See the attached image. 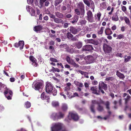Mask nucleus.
<instances>
[{
  "instance_id": "nucleus-42",
  "label": "nucleus",
  "mask_w": 131,
  "mask_h": 131,
  "mask_svg": "<svg viewBox=\"0 0 131 131\" xmlns=\"http://www.w3.org/2000/svg\"><path fill=\"white\" fill-rule=\"evenodd\" d=\"M71 64L73 65L74 67L78 68L79 67V66L75 62L73 61H72L70 63Z\"/></svg>"
},
{
  "instance_id": "nucleus-14",
  "label": "nucleus",
  "mask_w": 131,
  "mask_h": 131,
  "mask_svg": "<svg viewBox=\"0 0 131 131\" xmlns=\"http://www.w3.org/2000/svg\"><path fill=\"white\" fill-rule=\"evenodd\" d=\"M77 72L81 73L82 74V77L84 78L85 77L87 78H89V76L88 75V73L86 72H84V71L80 70H78L77 71Z\"/></svg>"
},
{
  "instance_id": "nucleus-43",
  "label": "nucleus",
  "mask_w": 131,
  "mask_h": 131,
  "mask_svg": "<svg viewBox=\"0 0 131 131\" xmlns=\"http://www.w3.org/2000/svg\"><path fill=\"white\" fill-rule=\"evenodd\" d=\"M117 38H116L117 39H121L123 38L124 37V35L123 34H119L117 36Z\"/></svg>"
},
{
  "instance_id": "nucleus-3",
  "label": "nucleus",
  "mask_w": 131,
  "mask_h": 131,
  "mask_svg": "<svg viewBox=\"0 0 131 131\" xmlns=\"http://www.w3.org/2000/svg\"><path fill=\"white\" fill-rule=\"evenodd\" d=\"M64 115V114L60 112L57 113H53L51 115L50 118L54 120H56L63 118Z\"/></svg>"
},
{
  "instance_id": "nucleus-33",
  "label": "nucleus",
  "mask_w": 131,
  "mask_h": 131,
  "mask_svg": "<svg viewBox=\"0 0 131 131\" xmlns=\"http://www.w3.org/2000/svg\"><path fill=\"white\" fill-rule=\"evenodd\" d=\"M52 106L55 107L59 106V102L57 101H53L52 103Z\"/></svg>"
},
{
  "instance_id": "nucleus-29",
  "label": "nucleus",
  "mask_w": 131,
  "mask_h": 131,
  "mask_svg": "<svg viewBox=\"0 0 131 131\" xmlns=\"http://www.w3.org/2000/svg\"><path fill=\"white\" fill-rule=\"evenodd\" d=\"M60 48H64L68 50V46L66 44H63V45H61L59 46Z\"/></svg>"
},
{
  "instance_id": "nucleus-25",
  "label": "nucleus",
  "mask_w": 131,
  "mask_h": 131,
  "mask_svg": "<svg viewBox=\"0 0 131 131\" xmlns=\"http://www.w3.org/2000/svg\"><path fill=\"white\" fill-rule=\"evenodd\" d=\"M55 14L56 16L58 18H62L63 17V15L60 13L58 12H56Z\"/></svg>"
},
{
  "instance_id": "nucleus-55",
  "label": "nucleus",
  "mask_w": 131,
  "mask_h": 131,
  "mask_svg": "<svg viewBox=\"0 0 131 131\" xmlns=\"http://www.w3.org/2000/svg\"><path fill=\"white\" fill-rule=\"evenodd\" d=\"M50 60L52 62H58V60L54 58H50Z\"/></svg>"
},
{
  "instance_id": "nucleus-12",
  "label": "nucleus",
  "mask_w": 131,
  "mask_h": 131,
  "mask_svg": "<svg viewBox=\"0 0 131 131\" xmlns=\"http://www.w3.org/2000/svg\"><path fill=\"white\" fill-rule=\"evenodd\" d=\"M27 11L29 12L32 16H36L35 15V11L33 8L30 6H27L26 7Z\"/></svg>"
},
{
  "instance_id": "nucleus-26",
  "label": "nucleus",
  "mask_w": 131,
  "mask_h": 131,
  "mask_svg": "<svg viewBox=\"0 0 131 131\" xmlns=\"http://www.w3.org/2000/svg\"><path fill=\"white\" fill-rule=\"evenodd\" d=\"M6 86L4 84L1 83L0 85V92H2L3 91H4L6 88Z\"/></svg>"
},
{
  "instance_id": "nucleus-58",
  "label": "nucleus",
  "mask_w": 131,
  "mask_h": 131,
  "mask_svg": "<svg viewBox=\"0 0 131 131\" xmlns=\"http://www.w3.org/2000/svg\"><path fill=\"white\" fill-rule=\"evenodd\" d=\"M86 21L84 20H80V23L81 25L84 24L86 23Z\"/></svg>"
},
{
  "instance_id": "nucleus-6",
  "label": "nucleus",
  "mask_w": 131,
  "mask_h": 131,
  "mask_svg": "<svg viewBox=\"0 0 131 131\" xmlns=\"http://www.w3.org/2000/svg\"><path fill=\"white\" fill-rule=\"evenodd\" d=\"M4 94L8 100H11L13 94L12 91L9 89L7 88L4 90Z\"/></svg>"
},
{
  "instance_id": "nucleus-8",
  "label": "nucleus",
  "mask_w": 131,
  "mask_h": 131,
  "mask_svg": "<svg viewBox=\"0 0 131 131\" xmlns=\"http://www.w3.org/2000/svg\"><path fill=\"white\" fill-rule=\"evenodd\" d=\"M103 49L105 53H109L112 51V48L109 45L104 44L103 46Z\"/></svg>"
},
{
  "instance_id": "nucleus-20",
  "label": "nucleus",
  "mask_w": 131,
  "mask_h": 131,
  "mask_svg": "<svg viewBox=\"0 0 131 131\" xmlns=\"http://www.w3.org/2000/svg\"><path fill=\"white\" fill-rule=\"evenodd\" d=\"M54 21L57 24L61 23L63 24L64 23V21L61 19L57 18H55L54 19Z\"/></svg>"
},
{
  "instance_id": "nucleus-52",
  "label": "nucleus",
  "mask_w": 131,
  "mask_h": 131,
  "mask_svg": "<svg viewBox=\"0 0 131 131\" xmlns=\"http://www.w3.org/2000/svg\"><path fill=\"white\" fill-rule=\"evenodd\" d=\"M101 14L100 12L97 13V17L98 19V20L100 21V17L101 16Z\"/></svg>"
},
{
  "instance_id": "nucleus-36",
  "label": "nucleus",
  "mask_w": 131,
  "mask_h": 131,
  "mask_svg": "<svg viewBox=\"0 0 131 131\" xmlns=\"http://www.w3.org/2000/svg\"><path fill=\"white\" fill-rule=\"evenodd\" d=\"M131 98V97L129 95L127 96V97L124 99L125 100V103L126 104H127L128 101H129Z\"/></svg>"
},
{
  "instance_id": "nucleus-50",
  "label": "nucleus",
  "mask_w": 131,
  "mask_h": 131,
  "mask_svg": "<svg viewBox=\"0 0 131 131\" xmlns=\"http://www.w3.org/2000/svg\"><path fill=\"white\" fill-rule=\"evenodd\" d=\"M67 38L69 39H70L72 38L73 37V35L70 33L68 32L67 33Z\"/></svg>"
},
{
  "instance_id": "nucleus-17",
  "label": "nucleus",
  "mask_w": 131,
  "mask_h": 131,
  "mask_svg": "<svg viewBox=\"0 0 131 131\" xmlns=\"http://www.w3.org/2000/svg\"><path fill=\"white\" fill-rule=\"evenodd\" d=\"M71 85V83H70L69 82L67 83L66 86L64 88V91L66 92L69 91L70 89V86Z\"/></svg>"
},
{
  "instance_id": "nucleus-39",
  "label": "nucleus",
  "mask_w": 131,
  "mask_h": 131,
  "mask_svg": "<svg viewBox=\"0 0 131 131\" xmlns=\"http://www.w3.org/2000/svg\"><path fill=\"white\" fill-rule=\"evenodd\" d=\"M67 92V95L69 98L71 99L72 98V94L69 91L66 92Z\"/></svg>"
},
{
  "instance_id": "nucleus-62",
  "label": "nucleus",
  "mask_w": 131,
  "mask_h": 131,
  "mask_svg": "<svg viewBox=\"0 0 131 131\" xmlns=\"http://www.w3.org/2000/svg\"><path fill=\"white\" fill-rule=\"evenodd\" d=\"M88 15V19L89 21H90V11L89 10L87 13Z\"/></svg>"
},
{
  "instance_id": "nucleus-35",
  "label": "nucleus",
  "mask_w": 131,
  "mask_h": 131,
  "mask_svg": "<svg viewBox=\"0 0 131 131\" xmlns=\"http://www.w3.org/2000/svg\"><path fill=\"white\" fill-rule=\"evenodd\" d=\"M119 19L118 16L116 15H114L112 18V20L114 21H117Z\"/></svg>"
},
{
  "instance_id": "nucleus-32",
  "label": "nucleus",
  "mask_w": 131,
  "mask_h": 131,
  "mask_svg": "<svg viewBox=\"0 0 131 131\" xmlns=\"http://www.w3.org/2000/svg\"><path fill=\"white\" fill-rule=\"evenodd\" d=\"M124 21L128 25L130 26L131 25L130 21L129 19L126 17H125Z\"/></svg>"
},
{
  "instance_id": "nucleus-15",
  "label": "nucleus",
  "mask_w": 131,
  "mask_h": 131,
  "mask_svg": "<svg viewBox=\"0 0 131 131\" xmlns=\"http://www.w3.org/2000/svg\"><path fill=\"white\" fill-rule=\"evenodd\" d=\"M41 98L43 100L46 99L47 100V102L48 103L49 102V97L45 95L44 92L42 93L41 94Z\"/></svg>"
},
{
  "instance_id": "nucleus-4",
  "label": "nucleus",
  "mask_w": 131,
  "mask_h": 131,
  "mask_svg": "<svg viewBox=\"0 0 131 131\" xmlns=\"http://www.w3.org/2000/svg\"><path fill=\"white\" fill-rule=\"evenodd\" d=\"M92 105L91 106V111L94 114L95 113L94 105L97 104L98 105L99 104H105L104 101L101 99L99 101L95 100H93L92 101Z\"/></svg>"
},
{
  "instance_id": "nucleus-21",
  "label": "nucleus",
  "mask_w": 131,
  "mask_h": 131,
  "mask_svg": "<svg viewBox=\"0 0 131 131\" xmlns=\"http://www.w3.org/2000/svg\"><path fill=\"white\" fill-rule=\"evenodd\" d=\"M69 30L70 32L74 34H76L78 31L77 29L73 27H70Z\"/></svg>"
},
{
  "instance_id": "nucleus-10",
  "label": "nucleus",
  "mask_w": 131,
  "mask_h": 131,
  "mask_svg": "<svg viewBox=\"0 0 131 131\" xmlns=\"http://www.w3.org/2000/svg\"><path fill=\"white\" fill-rule=\"evenodd\" d=\"M43 85V82L39 81L36 83L34 85V88L35 90H39V89H41Z\"/></svg>"
},
{
  "instance_id": "nucleus-5",
  "label": "nucleus",
  "mask_w": 131,
  "mask_h": 131,
  "mask_svg": "<svg viewBox=\"0 0 131 131\" xmlns=\"http://www.w3.org/2000/svg\"><path fill=\"white\" fill-rule=\"evenodd\" d=\"M106 90L107 89V85L103 81L100 82L99 86V89L102 94H104V92L102 89Z\"/></svg>"
},
{
  "instance_id": "nucleus-53",
  "label": "nucleus",
  "mask_w": 131,
  "mask_h": 131,
  "mask_svg": "<svg viewBox=\"0 0 131 131\" xmlns=\"http://www.w3.org/2000/svg\"><path fill=\"white\" fill-rule=\"evenodd\" d=\"M121 6L122 10L123 12H125L126 11V7L124 6H122V5H121Z\"/></svg>"
},
{
  "instance_id": "nucleus-59",
  "label": "nucleus",
  "mask_w": 131,
  "mask_h": 131,
  "mask_svg": "<svg viewBox=\"0 0 131 131\" xmlns=\"http://www.w3.org/2000/svg\"><path fill=\"white\" fill-rule=\"evenodd\" d=\"M100 74L101 76H104L106 74V71H104L103 72H101Z\"/></svg>"
},
{
  "instance_id": "nucleus-37",
  "label": "nucleus",
  "mask_w": 131,
  "mask_h": 131,
  "mask_svg": "<svg viewBox=\"0 0 131 131\" xmlns=\"http://www.w3.org/2000/svg\"><path fill=\"white\" fill-rule=\"evenodd\" d=\"M104 28V27H101L100 30L97 32V34L99 35H101L103 33Z\"/></svg>"
},
{
  "instance_id": "nucleus-51",
  "label": "nucleus",
  "mask_w": 131,
  "mask_h": 131,
  "mask_svg": "<svg viewBox=\"0 0 131 131\" xmlns=\"http://www.w3.org/2000/svg\"><path fill=\"white\" fill-rule=\"evenodd\" d=\"M91 83L92 84L94 85H96L97 84V81L96 80H92L91 81Z\"/></svg>"
},
{
  "instance_id": "nucleus-11",
  "label": "nucleus",
  "mask_w": 131,
  "mask_h": 131,
  "mask_svg": "<svg viewBox=\"0 0 131 131\" xmlns=\"http://www.w3.org/2000/svg\"><path fill=\"white\" fill-rule=\"evenodd\" d=\"M91 90L92 93L96 95H100V91L99 90H98V87L96 86H93L91 88Z\"/></svg>"
},
{
  "instance_id": "nucleus-24",
  "label": "nucleus",
  "mask_w": 131,
  "mask_h": 131,
  "mask_svg": "<svg viewBox=\"0 0 131 131\" xmlns=\"http://www.w3.org/2000/svg\"><path fill=\"white\" fill-rule=\"evenodd\" d=\"M99 104L98 105V106L97 107V110L98 111L100 112H102L104 111V108L103 106L101 105L100 104Z\"/></svg>"
},
{
  "instance_id": "nucleus-22",
  "label": "nucleus",
  "mask_w": 131,
  "mask_h": 131,
  "mask_svg": "<svg viewBox=\"0 0 131 131\" xmlns=\"http://www.w3.org/2000/svg\"><path fill=\"white\" fill-rule=\"evenodd\" d=\"M90 50V46L89 45L85 46L82 49V51H89Z\"/></svg>"
},
{
  "instance_id": "nucleus-45",
  "label": "nucleus",
  "mask_w": 131,
  "mask_h": 131,
  "mask_svg": "<svg viewBox=\"0 0 131 131\" xmlns=\"http://www.w3.org/2000/svg\"><path fill=\"white\" fill-rule=\"evenodd\" d=\"M46 0H40V4L39 5H38L39 7L41 8L43 5V3L46 1Z\"/></svg>"
},
{
  "instance_id": "nucleus-64",
  "label": "nucleus",
  "mask_w": 131,
  "mask_h": 131,
  "mask_svg": "<svg viewBox=\"0 0 131 131\" xmlns=\"http://www.w3.org/2000/svg\"><path fill=\"white\" fill-rule=\"evenodd\" d=\"M33 2V0H27V2L28 4H32Z\"/></svg>"
},
{
  "instance_id": "nucleus-2",
  "label": "nucleus",
  "mask_w": 131,
  "mask_h": 131,
  "mask_svg": "<svg viewBox=\"0 0 131 131\" xmlns=\"http://www.w3.org/2000/svg\"><path fill=\"white\" fill-rule=\"evenodd\" d=\"M79 119V117L77 114L74 112H71L69 113L68 117L65 118V121L69 122L71 119L75 121H77Z\"/></svg>"
},
{
  "instance_id": "nucleus-31",
  "label": "nucleus",
  "mask_w": 131,
  "mask_h": 131,
  "mask_svg": "<svg viewBox=\"0 0 131 131\" xmlns=\"http://www.w3.org/2000/svg\"><path fill=\"white\" fill-rule=\"evenodd\" d=\"M63 111H66L68 109V107L67 105L65 103H63L61 107Z\"/></svg>"
},
{
  "instance_id": "nucleus-46",
  "label": "nucleus",
  "mask_w": 131,
  "mask_h": 131,
  "mask_svg": "<svg viewBox=\"0 0 131 131\" xmlns=\"http://www.w3.org/2000/svg\"><path fill=\"white\" fill-rule=\"evenodd\" d=\"M57 92V90L54 88L53 89L52 92L51 93H52L53 95L55 96L56 95Z\"/></svg>"
},
{
  "instance_id": "nucleus-23",
  "label": "nucleus",
  "mask_w": 131,
  "mask_h": 131,
  "mask_svg": "<svg viewBox=\"0 0 131 131\" xmlns=\"http://www.w3.org/2000/svg\"><path fill=\"white\" fill-rule=\"evenodd\" d=\"M105 34L107 35H109L112 34V32L111 30V29L109 28H107L105 30Z\"/></svg>"
},
{
  "instance_id": "nucleus-56",
  "label": "nucleus",
  "mask_w": 131,
  "mask_h": 131,
  "mask_svg": "<svg viewBox=\"0 0 131 131\" xmlns=\"http://www.w3.org/2000/svg\"><path fill=\"white\" fill-rule=\"evenodd\" d=\"M29 59L31 61L32 63V62L36 61L35 59L32 56H30L29 57Z\"/></svg>"
},
{
  "instance_id": "nucleus-57",
  "label": "nucleus",
  "mask_w": 131,
  "mask_h": 131,
  "mask_svg": "<svg viewBox=\"0 0 131 131\" xmlns=\"http://www.w3.org/2000/svg\"><path fill=\"white\" fill-rule=\"evenodd\" d=\"M31 63L34 67H37L38 65V64L36 62V61L32 62Z\"/></svg>"
},
{
  "instance_id": "nucleus-18",
  "label": "nucleus",
  "mask_w": 131,
  "mask_h": 131,
  "mask_svg": "<svg viewBox=\"0 0 131 131\" xmlns=\"http://www.w3.org/2000/svg\"><path fill=\"white\" fill-rule=\"evenodd\" d=\"M116 75L120 79H123L125 78V76L124 74L118 71H117L116 72Z\"/></svg>"
},
{
  "instance_id": "nucleus-1",
  "label": "nucleus",
  "mask_w": 131,
  "mask_h": 131,
  "mask_svg": "<svg viewBox=\"0 0 131 131\" xmlns=\"http://www.w3.org/2000/svg\"><path fill=\"white\" fill-rule=\"evenodd\" d=\"M51 131H68L63 125L60 123L53 124L51 127Z\"/></svg>"
},
{
  "instance_id": "nucleus-54",
  "label": "nucleus",
  "mask_w": 131,
  "mask_h": 131,
  "mask_svg": "<svg viewBox=\"0 0 131 131\" xmlns=\"http://www.w3.org/2000/svg\"><path fill=\"white\" fill-rule=\"evenodd\" d=\"M83 1L84 3L87 5L88 6H90V4L88 0H83Z\"/></svg>"
},
{
  "instance_id": "nucleus-19",
  "label": "nucleus",
  "mask_w": 131,
  "mask_h": 131,
  "mask_svg": "<svg viewBox=\"0 0 131 131\" xmlns=\"http://www.w3.org/2000/svg\"><path fill=\"white\" fill-rule=\"evenodd\" d=\"M42 29V26L41 25L35 27L34 30L36 32H38L41 31Z\"/></svg>"
},
{
  "instance_id": "nucleus-40",
  "label": "nucleus",
  "mask_w": 131,
  "mask_h": 131,
  "mask_svg": "<svg viewBox=\"0 0 131 131\" xmlns=\"http://www.w3.org/2000/svg\"><path fill=\"white\" fill-rule=\"evenodd\" d=\"M91 8L93 10V11H94V9L95 8L94 4L93 1L91 0Z\"/></svg>"
},
{
  "instance_id": "nucleus-16",
  "label": "nucleus",
  "mask_w": 131,
  "mask_h": 131,
  "mask_svg": "<svg viewBox=\"0 0 131 131\" xmlns=\"http://www.w3.org/2000/svg\"><path fill=\"white\" fill-rule=\"evenodd\" d=\"M105 105L106 108L108 110V114L110 115L111 113V112L109 111V110H110V103L109 101H107L105 104Z\"/></svg>"
},
{
  "instance_id": "nucleus-60",
  "label": "nucleus",
  "mask_w": 131,
  "mask_h": 131,
  "mask_svg": "<svg viewBox=\"0 0 131 131\" xmlns=\"http://www.w3.org/2000/svg\"><path fill=\"white\" fill-rule=\"evenodd\" d=\"M75 12L78 15H79L80 14V11L78 9H76L75 10Z\"/></svg>"
},
{
  "instance_id": "nucleus-28",
  "label": "nucleus",
  "mask_w": 131,
  "mask_h": 131,
  "mask_svg": "<svg viewBox=\"0 0 131 131\" xmlns=\"http://www.w3.org/2000/svg\"><path fill=\"white\" fill-rule=\"evenodd\" d=\"M19 47L20 50L22 49L24 45V42L23 41H20L19 42Z\"/></svg>"
},
{
  "instance_id": "nucleus-34",
  "label": "nucleus",
  "mask_w": 131,
  "mask_h": 131,
  "mask_svg": "<svg viewBox=\"0 0 131 131\" xmlns=\"http://www.w3.org/2000/svg\"><path fill=\"white\" fill-rule=\"evenodd\" d=\"M31 103L28 101H27L25 103V106L26 108H28L31 106Z\"/></svg>"
},
{
  "instance_id": "nucleus-13",
  "label": "nucleus",
  "mask_w": 131,
  "mask_h": 131,
  "mask_svg": "<svg viewBox=\"0 0 131 131\" xmlns=\"http://www.w3.org/2000/svg\"><path fill=\"white\" fill-rule=\"evenodd\" d=\"M77 6L78 8H80L81 9L82 12V15H83L84 13V6L83 3L79 2L77 4Z\"/></svg>"
},
{
  "instance_id": "nucleus-61",
  "label": "nucleus",
  "mask_w": 131,
  "mask_h": 131,
  "mask_svg": "<svg viewBox=\"0 0 131 131\" xmlns=\"http://www.w3.org/2000/svg\"><path fill=\"white\" fill-rule=\"evenodd\" d=\"M91 63H92L94 62L95 59L92 56H91Z\"/></svg>"
},
{
  "instance_id": "nucleus-27",
  "label": "nucleus",
  "mask_w": 131,
  "mask_h": 131,
  "mask_svg": "<svg viewBox=\"0 0 131 131\" xmlns=\"http://www.w3.org/2000/svg\"><path fill=\"white\" fill-rule=\"evenodd\" d=\"M78 18L79 17L78 16L76 15H75L74 17L72 18L73 20L71 21L72 23H77L78 20Z\"/></svg>"
},
{
  "instance_id": "nucleus-9",
  "label": "nucleus",
  "mask_w": 131,
  "mask_h": 131,
  "mask_svg": "<svg viewBox=\"0 0 131 131\" xmlns=\"http://www.w3.org/2000/svg\"><path fill=\"white\" fill-rule=\"evenodd\" d=\"M102 39L101 38H97L95 39H91V43L97 45L101 44L102 42Z\"/></svg>"
},
{
  "instance_id": "nucleus-49",
  "label": "nucleus",
  "mask_w": 131,
  "mask_h": 131,
  "mask_svg": "<svg viewBox=\"0 0 131 131\" xmlns=\"http://www.w3.org/2000/svg\"><path fill=\"white\" fill-rule=\"evenodd\" d=\"M52 68L51 69V71L57 72H59L60 71L57 68H56L53 67H52Z\"/></svg>"
},
{
  "instance_id": "nucleus-63",
  "label": "nucleus",
  "mask_w": 131,
  "mask_h": 131,
  "mask_svg": "<svg viewBox=\"0 0 131 131\" xmlns=\"http://www.w3.org/2000/svg\"><path fill=\"white\" fill-rule=\"evenodd\" d=\"M67 8L66 6H62L61 7V9L62 10H65L67 9Z\"/></svg>"
},
{
  "instance_id": "nucleus-47",
  "label": "nucleus",
  "mask_w": 131,
  "mask_h": 131,
  "mask_svg": "<svg viewBox=\"0 0 131 131\" xmlns=\"http://www.w3.org/2000/svg\"><path fill=\"white\" fill-rule=\"evenodd\" d=\"M114 79L113 77H110L106 78L105 80L106 81H112Z\"/></svg>"
},
{
  "instance_id": "nucleus-38",
  "label": "nucleus",
  "mask_w": 131,
  "mask_h": 131,
  "mask_svg": "<svg viewBox=\"0 0 131 131\" xmlns=\"http://www.w3.org/2000/svg\"><path fill=\"white\" fill-rule=\"evenodd\" d=\"M74 84L77 86H78L80 87H82L83 86V84L82 83H80L77 81H74Z\"/></svg>"
},
{
  "instance_id": "nucleus-44",
  "label": "nucleus",
  "mask_w": 131,
  "mask_h": 131,
  "mask_svg": "<svg viewBox=\"0 0 131 131\" xmlns=\"http://www.w3.org/2000/svg\"><path fill=\"white\" fill-rule=\"evenodd\" d=\"M62 1L63 0H55V6H57L59 3H61Z\"/></svg>"
},
{
  "instance_id": "nucleus-7",
  "label": "nucleus",
  "mask_w": 131,
  "mask_h": 131,
  "mask_svg": "<svg viewBox=\"0 0 131 131\" xmlns=\"http://www.w3.org/2000/svg\"><path fill=\"white\" fill-rule=\"evenodd\" d=\"M53 87L51 83L49 82H47L46 83V91L47 93H51L53 90Z\"/></svg>"
},
{
  "instance_id": "nucleus-30",
  "label": "nucleus",
  "mask_w": 131,
  "mask_h": 131,
  "mask_svg": "<svg viewBox=\"0 0 131 131\" xmlns=\"http://www.w3.org/2000/svg\"><path fill=\"white\" fill-rule=\"evenodd\" d=\"M125 58L124 59V62L126 63L130 60L131 59V57L130 56H127L126 55H125L124 57Z\"/></svg>"
},
{
  "instance_id": "nucleus-48",
  "label": "nucleus",
  "mask_w": 131,
  "mask_h": 131,
  "mask_svg": "<svg viewBox=\"0 0 131 131\" xmlns=\"http://www.w3.org/2000/svg\"><path fill=\"white\" fill-rule=\"evenodd\" d=\"M66 60L69 64H70L72 61L71 60L70 58L68 56H67L66 57Z\"/></svg>"
},
{
  "instance_id": "nucleus-41",
  "label": "nucleus",
  "mask_w": 131,
  "mask_h": 131,
  "mask_svg": "<svg viewBox=\"0 0 131 131\" xmlns=\"http://www.w3.org/2000/svg\"><path fill=\"white\" fill-rule=\"evenodd\" d=\"M76 46L78 49H80L82 46V43L81 42H79L76 44Z\"/></svg>"
}]
</instances>
